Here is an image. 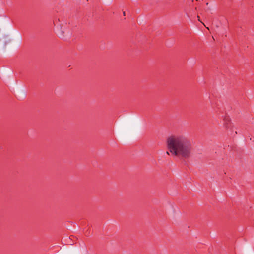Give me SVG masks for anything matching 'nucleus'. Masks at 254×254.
<instances>
[{
	"mask_svg": "<svg viewBox=\"0 0 254 254\" xmlns=\"http://www.w3.org/2000/svg\"><path fill=\"white\" fill-rule=\"evenodd\" d=\"M124 15H125V12H123Z\"/></svg>",
	"mask_w": 254,
	"mask_h": 254,
	"instance_id": "5",
	"label": "nucleus"
},
{
	"mask_svg": "<svg viewBox=\"0 0 254 254\" xmlns=\"http://www.w3.org/2000/svg\"><path fill=\"white\" fill-rule=\"evenodd\" d=\"M225 126L226 128H228L229 127V126L228 124H226Z\"/></svg>",
	"mask_w": 254,
	"mask_h": 254,
	"instance_id": "3",
	"label": "nucleus"
},
{
	"mask_svg": "<svg viewBox=\"0 0 254 254\" xmlns=\"http://www.w3.org/2000/svg\"><path fill=\"white\" fill-rule=\"evenodd\" d=\"M57 32L59 37L61 38L64 39L65 38V36L64 35V32L62 30V28L59 25L56 26Z\"/></svg>",
	"mask_w": 254,
	"mask_h": 254,
	"instance_id": "2",
	"label": "nucleus"
},
{
	"mask_svg": "<svg viewBox=\"0 0 254 254\" xmlns=\"http://www.w3.org/2000/svg\"><path fill=\"white\" fill-rule=\"evenodd\" d=\"M167 153L184 159L190 158L193 147L191 140L184 133L170 135L166 140Z\"/></svg>",
	"mask_w": 254,
	"mask_h": 254,
	"instance_id": "1",
	"label": "nucleus"
},
{
	"mask_svg": "<svg viewBox=\"0 0 254 254\" xmlns=\"http://www.w3.org/2000/svg\"><path fill=\"white\" fill-rule=\"evenodd\" d=\"M197 18H198V20L199 21H200V17L199 16H197Z\"/></svg>",
	"mask_w": 254,
	"mask_h": 254,
	"instance_id": "4",
	"label": "nucleus"
}]
</instances>
